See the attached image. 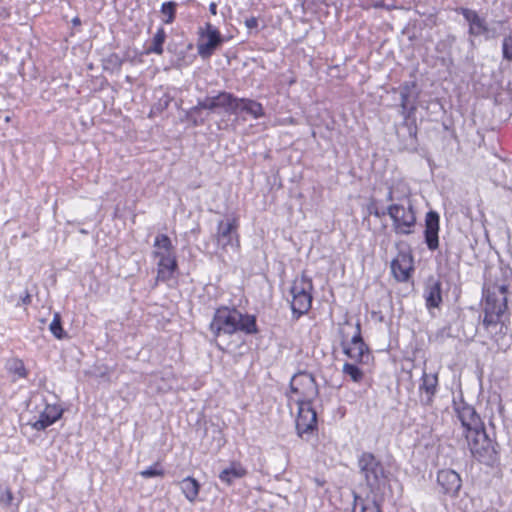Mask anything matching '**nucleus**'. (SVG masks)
<instances>
[{
  "instance_id": "f257e3e1",
  "label": "nucleus",
  "mask_w": 512,
  "mask_h": 512,
  "mask_svg": "<svg viewBox=\"0 0 512 512\" xmlns=\"http://www.w3.org/2000/svg\"><path fill=\"white\" fill-rule=\"evenodd\" d=\"M483 294L485 301L482 325L489 334L496 336L498 333H503V329L506 328L502 316L507 310V286L504 284L485 285ZM495 341H498V338L495 337Z\"/></svg>"
},
{
  "instance_id": "f03ea898",
  "label": "nucleus",
  "mask_w": 512,
  "mask_h": 512,
  "mask_svg": "<svg viewBox=\"0 0 512 512\" xmlns=\"http://www.w3.org/2000/svg\"><path fill=\"white\" fill-rule=\"evenodd\" d=\"M210 330L215 337L222 334L231 335L237 331L252 334L257 331L254 316L242 314L236 309L222 307L216 310L210 323Z\"/></svg>"
},
{
  "instance_id": "7ed1b4c3",
  "label": "nucleus",
  "mask_w": 512,
  "mask_h": 512,
  "mask_svg": "<svg viewBox=\"0 0 512 512\" xmlns=\"http://www.w3.org/2000/svg\"><path fill=\"white\" fill-rule=\"evenodd\" d=\"M359 473L375 496L382 493L388 485L389 473L382 462L370 452H363L357 461Z\"/></svg>"
},
{
  "instance_id": "20e7f679",
  "label": "nucleus",
  "mask_w": 512,
  "mask_h": 512,
  "mask_svg": "<svg viewBox=\"0 0 512 512\" xmlns=\"http://www.w3.org/2000/svg\"><path fill=\"white\" fill-rule=\"evenodd\" d=\"M387 215L392 220V230L396 235L414 233L417 221L416 212L409 193L403 191V201L391 203L387 207Z\"/></svg>"
},
{
  "instance_id": "39448f33",
  "label": "nucleus",
  "mask_w": 512,
  "mask_h": 512,
  "mask_svg": "<svg viewBox=\"0 0 512 512\" xmlns=\"http://www.w3.org/2000/svg\"><path fill=\"white\" fill-rule=\"evenodd\" d=\"M341 335V346L343 352L352 360L359 363H367L370 358V352L361 336L360 323L352 325L346 321L339 327Z\"/></svg>"
},
{
  "instance_id": "423d86ee",
  "label": "nucleus",
  "mask_w": 512,
  "mask_h": 512,
  "mask_svg": "<svg viewBox=\"0 0 512 512\" xmlns=\"http://www.w3.org/2000/svg\"><path fill=\"white\" fill-rule=\"evenodd\" d=\"M239 219L236 216H229L217 223L213 239L217 246V254L224 258V255L233 252L238 253L240 238L238 234Z\"/></svg>"
},
{
  "instance_id": "0eeeda50",
  "label": "nucleus",
  "mask_w": 512,
  "mask_h": 512,
  "mask_svg": "<svg viewBox=\"0 0 512 512\" xmlns=\"http://www.w3.org/2000/svg\"><path fill=\"white\" fill-rule=\"evenodd\" d=\"M469 450L479 462L492 466L497 460L494 442L488 437L484 426L464 435Z\"/></svg>"
},
{
  "instance_id": "6e6552de",
  "label": "nucleus",
  "mask_w": 512,
  "mask_h": 512,
  "mask_svg": "<svg viewBox=\"0 0 512 512\" xmlns=\"http://www.w3.org/2000/svg\"><path fill=\"white\" fill-rule=\"evenodd\" d=\"M312 279L305 274L296 277L290 288L291 310L295 319L306 314L312 305Z\"/></svg>"
},
{
  "instance_id": "1a4fd4ad",
  "label": "nucleus",
  "mask_w": 512,
  "mask_h": 512,
  "mask_svg": "<svg viewBox=\"0 0 512 512\" xmlns=\"http://www.w3.org/2000/svg\"><path fill=\"white\" fill-rule=\"evenodd\" d=\"M318 396V387L315 378L308 372L295 374L290 381L289 405H303L312 403Z\"/></svg>"
},
{
  "instance_id": "9d476101",
  "label": "nucleus",
  "mask_w": 512,
  "mask_h": 512,
  "mask_svg": "<svg viewBox=\"0 0 512 512\" xmlns=\"http://www.w3.org/2000/svg\"><path fill=\"white\" fill-rule=\"evenodd\" d=\"M224 38L217 27L207 22L199 27L197 52L202 59L210 58L222 45Z\"/></svg>"
},
{
  "instance_id": "9b49d317",
  "label": "nucleus",
  "mask_w": 512,
  "mask_h": 512,
  "mask_svg": "<svg viewBox=\"0 0 512 512\" xmlns=\"http://www.w3.org/2000/svg\"><path fill=\"white\" fill-rule=\"evenodd\" d=\"M457 12L462 14L468 23V34L470 37L483 36L485 40H490L497 37L496 29L490 28L486 20L481 17L477 11L460 7Z\"/></svg>"
},
{
  "instance_id": "f8f14e48",
  "label": "nucleus",
  "mask_w": 512,
  "mask_h": 512,
  "mask_svg": "<svg viewBox=\"0 0 512 512\" xmlns=\"http://www.w3.org/2000/svg\"><path fill=\"white\" fill-rule=\"evenodd\" d=\"M439 390V368L428 371L424 365L418 387L419 400L424 406H431Z\"/></svg>"
},
{
  "instance_id": "ddd939ff",
  "label": "nucleus",
  "mask_w": 512,
  "mask_h": 512,
  "mask_svg": "<svg viewBox=\"0 0 512 512\" xmlns=\"http://www.w3.org/2000/svg\"><path fill=\"white\" fill-rule=\"evenodd\" d=\"M236 102L237 98H235L232 94L222 92L215 97H207L204 100L199 101L198 104L193 108V111H198L201 109L216 111L219 108H222L225 111H233V106Z\"/></svg>"
},
{
  "instance_id": "4468645a",
  "label": "nucleus",
  "mask_w": 512,
  "mask_h": 512,
  "mask_svg": "<svg viewBox=\"0 0 512 512\" xmlns=\"http://www.w3.org/2000/svg\"><path fill=\"white\" fill-rule=\"evenodd\" d=\"M298 414L296 418V428L299 435L313 431L317 426V413L312 407V403H303L297 405Z\"/></svg>"
},
{
  "instance_id": "2eb2a0df",
  "label": "nucleus",
  "mask_w": 512,
  "mask_h": 512,
  "mask_svg": "<svg viewBox=\"0 0 512 512\" xmlns=\"http://www.w3.org/2000/svg\"><path fill=\"white\" fill-rule=\"evenodd\" d=\"M456 413L457 418L461 422L464 435L484 426L481 418L472 406L466 404L458 406Z\"/></svg>"
},
{
  "instance_id": "dca6fc26",
  "label": "nucleus",
  "mask_w": 512,
  "mask_h": 512,
  "mask_svg": "<svg viewBox=\"0 0 512 512\" xmlns=\"http://www.w3.org/2000/svg\"><path fill=\"white\" fill-rule=\"evenodd\" d=\"M437 484L444 494L455 496L462 486V480L456 471L442 469L437 474Z\"/></svg>"
},
{
  "instance_id": "f3484780",
  "label": "nucleus",
  "mask_w": 512,
  "mask_h": 512,
  "mask_svg": "<svg viewBox=\"0 0 512 512\" xmlns=\"http://www.w3.org/2000/svg\"><path fill=\"white\" fill-rule=\"evenodd\" d=\"M412 270L413 258L408 253H399L391 262V271L397 281H407Z\"/></svg>"
},
{
  "instance_id": "a211bd4d",
  "label": "nucleus",
  "mask_w": 512,
  "mask_h": 512,
  "mask_svg": "<svg viewBox=\"0 0 512 512\" xmlns=\"http://www.w3.org/2000/svg\"><path fill=\"white\" fill-rule=\"evenodd\" d=\"M438 232L439 215L435 211H430L426 214L425 219V242L432 251L436 250L439 246Z\"/></svg>"
},
{
  "instance_id": "6ab92c4d",
  "label": "nucleus",
  "mask_w": 512,
  "mask_h": 512,
  "mask_svg": "<svg viewBox=\"0 0 512 512\" xmlns=\"http://www.w3.org/2000/svg\"><path fill=\"white\" fill-rule=\"evenodd\" d=\"M63 410L58 405H46L39 418L31 425L35 430H45L61 418Z\"/></svg>"
},
{
  "instance_id": "aec40b11",
  "label": "nucleus",
  "mask_w": 512,
  "mask_h": 512,
  "mask_svg": "<svg viewBox=\"0 0 512 512\" xmlns=\"http://www.w3.org/2000/svg\"><path fill=\"white\" fill-rule=\"evenodd\" d=\"M424 299L428 309L438 308L442 303V285L439 281L429 279L424 289Z\"/></svg>"
},
{
  "instance_id": "412c9836",
  "label": "nucleus",
  "mask_w": 512,
  "mask_h": 512,
  "mask_svg": "<svg viewBox=\"0 0 512 512\" xmlns=\"http://www.w3.org/2000/svg\"><path fill=\"white\" fill-rule=\"evenodd\" d=\"M176 254L171 239L166 234H158L154 239L152 256L155 259Z\"/></svg>"
},
{
  "instance_id": "4be33fe9",
  "label": "nucleus",
  "mask_w": 512,
  "mask_h": 512,
  "mask_svg": "<svg viewBox=\"0 0 512 512\" xmlns=\"http://www.w3.org/2000/svg\"><path fill=\"white\" fill-rule=\"evenodd\" d=\"M176 254L157 259V279L160 281L170 280L177 269Z\"/></svg>"
},
{
  "instance_id": "5701e85b",
  "label": "nucleus",
  "mask_w": 512,
  "mask_h": 512,
  "mask_svg": "<svg viewBox=\"0 0 512 512\" xmlns=\"http://www.w3.org/2000/svg\"><path fill=\"white\" fill-rule=\"evenodd\" d=\"M414 87V82H405L400 86L401 114L404 116L405 120H408L416 111V106L414 104L410 105L409 103L411 91Z\"/></svg>"
},
{
  "instance_id": "b1692460",
  "label": "nucleus",
  "mask_w": 512,
  "mask_h": 512,
  "mask_svg": "<svg viewBox=\"0 0 512 512\" xmlns=\"http://www.w3.org/2000/svg\"><path fill=\"white\" fill-rule=\"evenodd\" d=\"M247 474V470L239 462H232L227 468L223 469L219 474V479L231 485L234 480L243 478Z\"/></svg>"
},
{
  "instance_id": "393cba45",
  "label": "nucleus",
  "mask_w": 512,
  "mask_h": 512,
  "mask_svg": "<svg viewBox=\"0 0 512 512\" xmlns=\"http://www.w3.org/2000/svg\"><path fill=\"white\" fill-rule=\"evenodd\" d=\"M177 485L189 502L193 503L197 499L200 483L195 478L188 476L177 482Z\"/></svg>"
},
{
  "instance_id": "a878e982",
  "label": "nucleus",
  "mask_w": 512,
  "mask_h": 512,
  "mask_svg": "<svg viewBox=\"0 0 512 512\" xmlns=\"http://www.w3.org/2000/svg\"><path fill=\"white\" fill-rule=\"evenodd\" d=\"M352 512H381V509L376 497L362 498L356 495Z\"/></svg>"
},
{
  "instance_id": "bb28decb",
  "label": "nucleus",
  "mask_w": 512,
  "mask_h": 512,
  "mask_svg": "<svg viewBox=\"0 0 512 512\" xmlns=\"http://www.w3.org/2000/svg\"><path fill=\"white\" fill-rule=\"evenodd\" d=\"M241 109L246 113L252 115L254 118H260L264 115L263 107L260 103L251 99H237L234 103L233 110Z\"/></svg>"
},
{
  "instance_id": "cd10ccee",
  "label": "nucleus",
  "mask_w": 512,
  "mask_h": 512,
  "mask_svg": "<svg viewBox=\"0 0 512 512\" xmlns=\"http://www.w3.org/2000/svg\"><path fill=\"white\" fill-rule=\"evenodd\" d=\"M166 40V32L163 27H159L151 39V44L146 50V54H157L163 53V44Z\"/></svg>"
},
{
  "instance_id": "c85d7f7f",
  "label": "nucleus",
  "mask_w": 512,
  "mask_h": 512,
  "mask_svg": "<svg viewBox=\"0 0 512 512\" xmlns=\"http://www.w3.org/2000/svg\"><path fill=\"white\" fill-rule=\"evenodd\" d=\"M403 191L410 194L409 187L406 184H398L389 188L386 199L392 203L403 201Z\"/></svg>"
},
{
  "instance_id": "c756f323",
  "label": "nucleus",
  "mask_w": 512,
  "mask_h": 512,
  "mask_svg": "<svg viewBox=\"0 0 512 512\" xmlns=\"http://www.w3.org/2000/svg\"><path fill=\"white\" fill-rule=\"evenodd\" d=\"M342 371L355 383H360L364 378L363 371L352 363H344Z\"/></svg>"
},
{
  "instance_id": "7c9ffc66",
  "label": "nucleus",
  "mask_w": 512,
  "mask_h": 512,
  "mask_svg": "<svg viewBox=\"0 0 512 512\" xmlns=\"http://www.w3.org/2000/svg\"><path fill=\"white\" fill-rule=\"evenodd\" d=\"M177 4L173 1L164 2L161 5V13L165 16L163 22L165 24H171L175 20Z\"/></svg>"
},
{
  "instance_id": "2f4dec72",
  "label": "nucleus",
  "mask_w": 512,
  "mask_h": 512,
  "mask_svg": "<svg viewBox=\"0 0 512 512\" xmlns=\"http://www.w3.org/2000/svg\"><path fill=\"white\" fill-rule=\"evenodd\" d=\"M49 330L57 339H63L67 336L61 324V317L59 313H55L49 325Z\"/></svg>"
},
{
  "instance_id": "473e14b6",
  "label": "nucleus",
  "mask_w": 512,
  "mask_h": 512,
  "mask_svg": "<svg viewBox=\"0 0 512 512\" xmlns=\"http://www.w3.org/2000/svg\"><path fill=\"white\" fill-rule=\"evenodd\" d=\"M139 475L145 479L153 477H163L164 470L162 469L160 463L156 462L152 466L140 471Z\"/></svg>"
},
{
  "instance_id": "72a5a7b5",
  "label": "nucleus",
  "mask_w": 512,
  "mask_h": 512,
  "mask_svg": "<svg viewBox=\"0 0 512 512\" xmlns=\"http://www.w3.org/2000/svg\"><path fill=\"white\" fill-rule=\"evenodd\" d=\"M502 58L507 62L512 61V34L505 35L502 40Z\"/></svg>"
},
{
  "instance_id": "f704fd0d",
  "label": "nucleus",
  "mask_w": 512,
  "mask_h": 512,
  "mask_svg": "<svg viewBox=\"0 0 512 512\" xmlns=\"http://www.w3.org/2000/svg\"><path fill=\"white\" fill-rule=\"evenodd\" d=\"M13 500L12 490L6 485H0V504L4 507H10L13 504Z\"/></svg>"
},
{
  "instance_id": "c9c22d12",
  "label": "nucleus",
  "mask_w": 512,
  "mask_h": 512,
  "mask_svg": "<svg viewBox=\"0 0 512 512\" xmlns=\"http://www.w3.org/2000/svg\"><path fill=\"white\" fill-rule=\"evenodd\" d=\"M9 371L21 378L27 375L24 363L19 359H13L9 362Z\"/></svg>"
},
{
  "instance_id": "e433bc0d",
  "label": "nucleus",
  "mask_w": 512,
  "mask_h": 512,
  "mask_svg": "<svg viewBox=\"0 0 512 512\" xmlns=\"http://www.w3.org/2000/svg\"><path fill=\"white\" fill-rule=\"evenodd\" d=\"M367 211L370 215H374L377 218H381L387 214V209L380 210L375 200H371L369 202V204L367 205Z\"/></svg>"
},
{
  "instance_id": "4c0bfd02",
  "label": "nucleus",
  "mask_w": 512,
  "mask_h": 512,
  "mask_svg": "<svg viewBox=\"0 0 512 512\" xmlns=\"http://www.w3.org/2000/svg\"><path fill=\"white\" fill-rule=\"evenodd\" d=\"M245 26L249 29H256L258 27V20L256 17H250L245 20Z\"/></svg>"
},
{
  "instance_id": "58836bf2",
  "label": "nucleus",
  "mask_w": 512,
  "mask_h": 512,
  "mask_svg": "<svg viewBox=\"0 0 512 512\" xmlns=\"http://www.w3.org/2000/svg\"><path fill=\"white\" fill-rule=\"evenodd\" d=\"M21 303L23 305H29L31 303V296L28 292L21 298Z\"/></svg>"
},
{
  "instance_id": "ea45409f",
  "label": "nucleus",
  "mask_w": 512,
  "mask_h": 512,
  "mask_svg": "<svg viewBox=\"0 0 512 512\" xmlns=\"http://www.w3.org/2000/svg\"><path fill=\"white\" fill-rule=\"evenodd\" d=\"M416 133H417V128H416V126H415V125H414V126H410V127H409V134H410V136H412V137H416Z\"/></svg>"
},
{
  "instance_id": "a19ab883",
  "label": "nucleus",
  "mask_w": 512,
  "mask_h": 512,
  "mask_svg": "<svg viewBox=\"0 0 512 512\" xmlns=\"http://www.w3.org/2000/svg\"><path fill=\"white\" fill-rule=\"evenodd\" d=\"M209 10L213 15H215L217 13V5L215 3H211L209 5Z\"/></svg>"
},
{
  "instance_id": "79ce46f5",
  "label": "nucleus",
  "mask_w": 512,
  "mask_h": 512,
  "mask_svg": "<svg viewBox=\"0 0 512 512\" xmlns=\"http://www.w3.org/2000/svg\"><path fill=\"white\" fill-rule=\"evenodd\" d=\"M373 6L375 8H381V7H384V3L382 1H378Z\"/></svg>"
},
{
  "instance_id": "37998d69",
  "label": "nucleus",
  "mask_w": 512,
  "mask_h": 512,
  "mask_svg": "<svg viewBox=\"0 0 512 512\" xmlns=\"http://www.w3.org/2000/svg\"><path fill=\"white\" fill-rule=\"evenodd\" d=\"M73 23H74V24H79V23H80L79 18H74V19H73Z\"/></svg>"
},
{
  "instance_id": "c03bdc74",
  "label": "nucleus",
  "mask_w": 512,
  "mask_h": 512,
  "mask_svg": "<svg viewBox=\"0 0 512 512\" xmlns=\"http://www.w3.org/2000/svg\"><path fill=\"white\" fill-rule=\"evenodd\" d=\"M112 58H115V60L118 62V56L113 55Z\"/></svg>"
}]
</instances>
